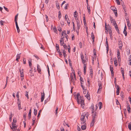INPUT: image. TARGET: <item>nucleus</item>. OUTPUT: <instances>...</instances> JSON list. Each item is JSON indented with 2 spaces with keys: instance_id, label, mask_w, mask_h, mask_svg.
<instances>
[{
  "instance_id": "nucleus-29",
  "label": "nucleus",
  "mask_w": 131,
  "mask_h": 131,
  "mask_svg": "<svg viewBox=\"0 0 131 131\" xmlns=\"http://www.w3.org/2000/svg\"><path fill=\"white\" fill-rule=\"evenodd\" d=\"M84 68V74H85L86 73V65H84L83 66Z\"/></svg>"
},
{
  "instance_id": "nucleus-47",
  "label": "nucleus",
  "mask_w": 131,
  "mask_h": 131,
  "mask_svg": "<svg viewBox=\"0 0 131 131\" xmlns=\"http://www.w3.org/2000/svg\"><path fill=\"white\" fill-rule=\"evenodd\" d=\"M102 88H99V89L97 91V93H100V92L101 91V89Z\"/></svg>"
},
{
  "instance_id": "nucleus-41",
  "label": "nucleus",
  "mask_w": 131,
  "mask_h": 131,
  "mask_svg": "<svg viewBox=\"0 0 131 131\" xmlns=\"http://www.w3.org/2000/svg\"><path fill=\"white\" fill-rule=\"evenodd\" d=\"M56 49L57 51L60 50L59 45L58 44H56Z\"/></svg>"
},
{
  "instance_id": "nucleus-9",
  "label": "nucleus",
  "mask_w": 131,
  "mask_h": 131,
  "mask_svg": "<svg viewBox=\"0 0 131 131\" xmlns=\"http://www.w3.org/2000/svg\"><path fill=\"white\" fill-rule=\"evenodd\" d=\"M19 71L20 73V76L21 77H24V70L23 69H22L21 70H20V69L19 70Z\"/></svg>"
},
{
  "instance_id": "nucleus-61",
  "label": "nucleus",
  "mask_w": 131,
  "mask_h": 131,
  "mask_svg": "<svg viewBox=\"0 0 131 131\" xmlns=\"http://www.w3.org/2000/svg\"><path fill=\"white\" fill-rule=\"evenodd\" d=\"M4 22V21H3L2 20H1L0 21V24L1 25H4L3 24V23Z\"/></svg>"
},
{
  "instance_id": "nucleus-22",
  "label": "nucleus",
  "mask_w": 131,
  "mask_h": 131,
  "mask_svg": "<svg viewBox=\"0 0 131 131\" xmlns=\"http://www.w3.org/2000/svg\"><path fill=\"white\" fill-rule=\"evenodd\" d=\"M117 58H118V61H119V58H120V52H119V50H117Z\"/></svg>"
},
{
  "instance_id": "nucleus-19",
  "label": "nucleus",
  "mask_w": 131,
  "mask_h": 131,
  "mask_svg": "<svg viewBox=\"0 0 131 131\" xmlns=\"http://www.w3.org/2000/svg\"><path fill=\"white\" fill-rule=\"evenodd\" d=\"M28 63L29 64V66L30 68H32V64H31V59H30V60H28Z\"/></svg>"
},
{
  "instance_id": "nucleus-3",
  "label": "nucleus",
  "mask_w": 131,
  "mask_h": 131,
  "mask_svg": "<svg viewBox=\"0 0 131 131\" xmlns=\"http://www.w3.org/2000/svg\"><path fill=\"white\" fill-rule=\"evenodd\" d=\"M17 121L15 118L13 119V122L12 123V127H11V129L13 131H14L17 129L16 125V123Z\"/></svg>"
},
{
  "instance_id": "nucleus-5",
  "label": "nucleus",
  "mask_w": 131,
  "mask_h": 131,
  "mask_svg": "<svg viewBox=\"0 0 131 131\" xmlns=\"http://www.w3.org/2000/svg\"><path fill=\"white\" fill-rule=\"evenodd\" d=\"M85 117V116L84 115H82L81 118V121L82 122H81V124H84L85 123V121L84 120Z\"/></svg>"
},
{
  "instance_id": "nucleus-16",
  "label": "nucleus",
  "mask_w": 131,
  "mask_h": 131,
  "mask_svg": "<svg viewBox=\"0 0 131 131\" xmlns=\"http://www.w3.org/2000/svg\"><path fill=\"white\" fill-rule=\"evenodd\" d=\"M91 38L93 40V43L94 42V36L93 35V32H92V33L91 34Z\"/></svg>"
},
{
  "instance_id": "nucleus-7",
  "label": "nucleus",
  "mask_w": 131,
  "mask_h": 131,
  "mask_svg": "<svg viewBox=\"0 0 131 131\" xmlns=\"http://www.w3.org/2000/svg\"><path fill=\"white\" fill-rule=\"evenodd\" d=\"M96 121V120L92 118V121L90 124V126L91 127L93 126H94V124Z\"/></svg>"
},
{
  "instance_id": "nucleus-53",
  "label": "nucleus",
  "mask_w": 131,
  "mask_h": 131,
  "mask_svg": "<svg viewBox=\"0 0 131 131\" xmlns=\"http://www.w3.org/2000/svg\"><path fill=\"white\" fill-rule=\"evenodd\" d=\"M106 46H107V47L108 46V42L107 41V38H106Z\"/></svg>"
},
{
  "instance_id": "nucleus-20",
  "label": "nucleus",
  "mask_w": 131,
  "mask_h": 131,
  "mask_svg": "<svg viewBox=\"0 0 131 131\" xmlns=\"http://www.w3.org/2000/svg\"><path fill=\"white\" fill-rule=\"evenodd\" d=\"M70 77L71 78V81L73 82H74V79L73 78V77L72 74H71Z\"/></svg>"
},
{
  "instance_id": "nucleus-10",
  "label": "nucleus",
  "mask_w": 131,
  "mask_h": 131,
  "mask_svg": "<svg viewBox=\"0 0 131 131\" xmlns=\"http://www.w3.org/2000/svg\"><path fill=\"white\" fill-rule=\"evenodd\" d=\"M127 111H128V113H130V108L129 107V105L128 102H127Z\"/></svg>"
},
{
  "instance_id": "nucleus-42",
  "label": "nucleus",
  "mask_w": 131,
  "mask_h": 131,
  "mask_svg": "<svg viewBox=\"0 0 131 131\" xmlns=\"http://www.w3.org/2000/svg\"><path fill=\"white\" fill-rule=\"evenodd\" d=\"M98 85L99 88H102V84L101 82H99Z\"/></svg>"
},
{
  "instance_id": "nucleus-46",
  "label": "nucleus",
  "mask_w": 131,
  "mask_h": 131,
  "mask_svg": "<svg viewBox=\"0 0 131 131\" xmlns=\"http://www.w3.org/2000/svg\"><path fill=\"white\" fill-rule=\"evenodd\" d=\"M26 94H25V96L28 99L29 98L28 95V92L27 91H26Z\"/></svg>"
},
{
  "instance_id": "nucleus-45",
  "label": "nucleus",
  "mask_w": 131,
  "mask_h": 131,
  "mask_svg": "<svg viewBox=\"0 0 131 131\" xmlns=\"http://www.w3.org/2000/svg\"><path fill=\"white\" fill-rule=\"evenodd\" d=\"M87 8L88 11V13H90V8L89 6H88V5H87Z\"/></svg>"
},
{
  "instance_id": "nucleus-34",
  "label": "nucleus",
  "mask_w": 131,
  "mask_h": 131,
  "mask_svg": "<svg viewBox=\"0 0 131 131\" xmlns=\"http://www.w3.org/2000/svg\"><path fill=\"white\" fill-rule=\"evenodd\" d=\"M90 80L89 78H87V82H88V86L89 87L90 86Z\"/></svg>"
},
{
  "instance_id": "nucleus-56",
  "label": "nucleus",
  "mask_w": 131,
  "mask_h": 131,
  "mask_svg": "<svg viewBox=\"0 0 131 131\" xmlns=\"http://www.w3.org/2000/svg\"><path fill=\"white\" fill-rule=\"evenodd\" d=\"M63 47L65 49H67V46L66 44V43L64 44V45L63 46Z\"/></svg>"
},
{
  "instance_id": "nucleus-2",
  "label": "nucleus",
  "mask_w": 131,
  "mask_h": 131,
  "mask_svg": "<svg viewBox=\"0 0 131 131\" xmlns=\"http://www.w3.org/2000/svg\"><path fill=\"white\" fill-rule=\"evenodd\" d=\"M77 100L78 104H80L82 107V108H84V101L81 98V96L79 98V100H77Z\"/></svg>"
},
{
  "instance_id": "nucleus-18",
  "label": "nucleus",
  "mask_w": 131,
  "mask_h": 131,
  "mask_svg": "<svg viewBox=\"0 0 131 131\" xmlns=\"http://www.w3.org/2000/svg\"><path fill=\"white\" fill-rule=\"evenodd\" d=\"M109 31V34L110 35V37H112V31L111 28H108V31Z\"/></svg>"
},
{
  "instance_id": "nucleus-13",
  "label": "nucleus",
  "mask_w": 131,
  "mask_h": 131,
  "mask_svg": "<svg viewBox=\"0 0 131 131\" xmlns=\"http://www.w3.org/2000/svg\"><path fill=\"white\" fill-rule=\"evenodd\" d=\"M113 60L114 61V63L115 66H117L118 64L116 58H113Z\"/></svg>"
},
{
  "instance_id": "nucleus-39",
  "label": "nucleus",
  "mask_w": 131,
  "mask_h": 131,
  "mask_svg": "<svg viewBox=\"0 0 131 131\" xmlns=\"http://www.w3.org/2000/svg\"><path fill=\"white\" fill-rule=\"evenodd\" d=\"M128 128L130 130H131V122L128 124Z\"/></svg>"
},
{
  "instance_id": "nucleus-15",
  "label": "nucleus",
  "mask_w": 131,
  "mask_h": 131,
  "mask_svg": "<svg viewBox=\"0 0 131 131\" xmlns=\"http://www.w3.org/2000/svg\"><path fill=\"white\" fill-rule=\"evenodd\" d=\"M15 24L17 30V32L19 33L20 31V29L18 26L17 22H16Z\"/></svg>"
},
{
  "instance_id": "nucleus-62",
  "label": "nucleus",
  "mask_w": 131,
  "mask_h": 131,
  "mask_svg": "<svg viewBox=\"0 0 131 131\" xmlns=\"http://www.w3.org/2000/svg\"><path fill=\"white\" fill-rule=\"evenodd\" d=\"M65 19L67 21V19H68V16L67 14H66L65 15Z\"/></svg>"
},
{
  "instance_id": "nucleus-6",
  "label": "nucleus",
  "mask_w": 131,
  "mask_h": 131,
  "mask_svg": "<svg viewBox=\"0 0 131 131\" xmlns=\"http://www.w3.org/2000/svg\"><path fill=\"white\" fill-rule=\"evenodd\" d=\"M64 37H63V38H61L60 40V43L61 46H63L64 45V44H65L64 43Z\"/></svg>"
},
{
  "instance_id": "nucleus-1",
  "label": "nucleus",
  "mask_w": 131,
  "mask_h": 131,
  "mask_svg": "<svg viewBox=\"0 0 131 131\" xmlns=\"http://www.w3.org/2000/svg\"><path fill=\"white\" fill-rule=\"evenodd\" d=\"M91 108L92 109V113H93L92 114V118L95 119L96 120V119L97 117V115L96 114V112H94V106L93 104H92L91 105Z\"/></svg>"
},
{
  "instance_id": "nucleus-23",
  "label": "nucleus",
  "mask_w": 131,
  "mask_h": 131,
  "mask_svg": "<svg viewBox=\"0 0 131 131\" xmlns=\"http://www.w3.org/2000/svg\"><path fill=\"white\" fill-rule=\"evenodd\" d=\"M111 8V9L114 12L117 11V9L115 7L112 6Z\"/></svg>"
},
{
  "instance_id": "nucleus-44",
  "label": "nucleus",
  "mask_w": 131,
  "mask_h": 131,
  "mask_svg": "<svg viewBox=\"0 0 131 131\" xmlns=\"http://www.w3.org/2000/svg\"><path fill=\"white\" fill-rule=\"evenodd\" d=\"M127 23L128 27H130L131 26V25L130 23L129 22V21H127Z\"/></svg>"
},
{
  "instance_id": "nucleus-35",
  "label": "nucleus",
  "mask_w": 131,
  "mask_h": 131,
  "mask_svg": "<svg viewBox=\"0 0 131 131\" xmlns=\"http://www.w3.org/2000/svg\"><path fill=\"white\" fill-rule=\"evenodd\" d=\"M18 14H17L15 17V23H16V22H17V17H18Z\"/></svg>"
},
{
  "instance_id": "nucleus-14",
  "label": "nucleus",
  "mask_w": 131,
  "mask_h": 131,
  "mask_svg": "<svg viewBox=\"0 0 131 131\" xmlns=\"http://www.w3.org/2000/svg\"><path fill=\"white\" fill-rule=\"evenodd\" d=\"M114 26L116 30L117 31L118 33L119 34H120V32L117 24H116Z\"/></svg>"
},
{
  "instance_id": "nucleus-26",
  "label": "nucleus",
  "mask_w": 131,
  "mask_h": 131,
  "mask_svg": "<svg viewBox=\"0 0 131 131\" xmlns=\"http://www.w3.org/2000/svg\"><path fill=\"white\" fill-rule=\"evenodd\" d=\"M78 13L77 12L75 11V12L74 13V17L75 18V19L77 20V19L76 18H77V16Z\"/></svg>"
},
{
  "instance_id": "nucleus-48",
  "label": "nucleus",
  "mask_w": 131,
  "mask_h": 131,
  "mask_svg": "<svg viewBox=\"0 0 131 131\" xmlns=\"http://www.w3.org/2000/svg\"><path fill=\"white\" fill-rule=\"evenodd\" d=\"M68 61L70 66H72V64L71 63V62L70 59H68Z\"/></svg>"
},
{
  "instance_id": "nucleus-28",
  "label": "nucleus",
  "mask_w": 131,
  "mask_h": 131,
  "mask_svg": "<svg viewBox=\"0 0 131 131\" xmlns=\"http://www.w3.org/2000/svg\"><path fill=\"white\" fill-rule=\"evenodd\" d=\"M90 95L89 94H88V93L87 94L85 95V97H86L87 98L88 100H90Z\"/></svg>"
},
{
  "instance_id": "nucleus-52",
  "label": "nucleus",
  "mask_w": 131,
  "mask_h": 131,
  "mask_svg": "<svg viewBox=\"0 0 131 131\" xmlns=\"http://www.w3.org/2000/svg\"><path fill=\"white\" fill-rule=\"evenodd\" d=\"M26 113H24V114H23V117H24V119L25 121H26Z\"/></svg>"
},
{
  "instance_id": "nucleus-21",
  "label": "nucleus",
  "mask_w": 131,
  "mask_h": 131,
  "mask_svg": "<svg viewBox=\"0 0 131 131\" xmlns=\"http://www.w3.org/2000/svg\"><path fill=\"white\" fill-rule=\"evenodd\" d=\"M99 109H101L102 106V104L101 102H100L99 103Z\"/></svg>"
},
{
  "instance_id": "nucleus-24",
  "label": "nucleus",
  "mask_w": 131,
  "mask_h": 131,
  "mask_svg": "<svg viewBox=\"0 0 131 131\" xmlns=\"http://www.w3.org/2000/svg\"><path fill=\"white\" fill-rule=\"evenodd\" d=\"M83 16V21L84 25H86V20L85 19V16L84 14Z\"/></svg>"
},
{
  "instance_id": "nucleus-63",
  "label": "nucleus",
  "mask_w": 131,
  "mask_h": 131,
  "mask_svg": "<svg viewBox=\"0 0 131 131\" xmlns=\"http://www.w3.org/2000/svg\"><path fill=\"white\" fill-rule=\"evenodd\" d=\"M45 97H41V102H42L43 101Z\"/></svg>"
},
{
  "instance_id": "nucleus-31",
  "label": "nucleus",
  "mask_w": 131,
  "mask_h": 131,
  "mask_svg": "<svg viewBox=\"0 0 131 131\" xmlns=\"http://www.w3.org/2000/svg\"><path fill=\"white\" fill-rule=\"evenodd\" d=\"M58 13H59V15H58V17L59 19L60 20V18L61 17V13L60 11H59Z\"/></svg>"
},
{
  "instance_id": "nucleus-60",
  "label": "nucleus",
  "mask_w": 131,
  "mask_h": 131,
  "mask_svg": "<svg viewBox=\"0 0 131 131\" xmlns=\"http://www.w3.org/2000/svg\"><path fill=\"white\" fill-rule=\"evenodd\" d=\"M94 54V55L96 56V52L95 51V49H94L93 50Z\"/></svg>"
},
{
  "instance_id": "nucleus-4",
  "label": "nucleus",
  "mask_w": 131,
  "mask_h": 131,
  "mask_svg": "<svg viewBox=\"0 0 131 131\" xmlns=\"http://www.w3.org/2000/svg\"><path fill=\"white\" fill-rule=\"evenodd\" d=\"M79 76L80 77V81L81 82V86L82 88L83 89L84 88V87L83 86V82H84V81L83 80V78L82 77H80V75H79Z\"/></svg>"
},
{
  "instance_id": "nucleus-36",
  "label": "nucleus",
  "mask_w": 131,
  "mask_h": 131,
  "mask_svg": "<svg viewBox=\"0 0 131 131\" xmlns=\"http://www.w3.org/2000/svg\"><path fill=\"white\" fill-rule=\"evenodd\" d=\"M58 106H56V111L55 112V115H56V116H57V113H58L57 111H58Z\"/></svg>"
},
{
  "instance_id": "nucleus-51",
  "label": "nucleus",
  "mask_w": 131,
  "mask_h": 131,
  "mask_svg": "<svg viewBox=\"0 0 131 131\" xmlns=\"http://www.w3.org/2000/svg\"><path fill=\"white\" fill-rule=\"evenodd\" d=\"M67 23L68 24V25H69V26L70 23V20H69V18H68V20H67Z\"/></svg>"
},
{
  "instance_id": "nucleus-32",
  "label": "nucleus",
  "mask_w": 131,
  "mask_h": 131,
  "mask_svg": "<svg viewBox=\"0 0 131 131\" xmlns=\"http://www.w3.org/2000/svg\"><path fill=\"white\" fill-rule=\"evenodd\" d=\"M122 7L123 9L124 10L125 12H126V8L125 5H122Z\"/></svg>"
},
{
  "instance_id": "nucleus-12",
  "label": "nucleus",
  "mask_w": 131,
  "mask_h": 131,
  "mask_svg": "<svg viewBox=\"0 0 131 131\" xmlns=\"http://www.w3.org/2000/svg\"><path fill=\"white\" fill-rule=\"evenodd\" d=\"M118 45L119 46V48L120 49H121L122 47V43L121 41H119L118 43Z\"/></svg>"
},
{
  "instance_id": "nucleus-30",
  "label": "nucleus",
  "mask_w": 131,
  "mask_h": 131,
  "mask_svg": "<svg viewBox=\"0 0 131 131\" xmlns=\"http://www.w3.org/2000/svg\"><path fill=\"white\" fill-rule=\"evenodd\" d=\"M81 128L82 130H85L86 129V126L84 125H83L81 126Z\"/></svg>"
},
{
  "instance_id": "nucleus-43",
  "label": "nucleus",
  "mask_w": 131,
  "mask_h": 131,
  "mask_svg": "<svg viewBox=\"0 0 131 131\" xmlns=\"http://www.w3.org/2000/svg\"><path fill=\"white\" fill-rule=\"evenodd\" d=\"M83 61H82V62L84 66L85 65H86V63H85L86 62H87V61L85 60H83Z\"/></svg>"
},
{
  "instance_id": "nucleus-37",
  "label": "nucleus",
  "mask_w": 131,
  "mask_h": 131,
  "mask_svg": "<svg viewBox=\"0 0 131 131\" xmlns=\"http://www.w3.org/2000/svg\"><path fill=\"white\" fill-rule=\"evenodd\" d=\"M53 30L54 32L56 33H57V29L55 26H54L53 28Z\"/></svg>"
},
{
  "instance_id": "nucleus-54",
  "label": "nucleus",
  "mask_w": 131,
  "mask_h": 131,
  "mask_svg": "<svg viewBox=\"0 0 131 131\" xmlns=\"http://www.w3.org/2000/svg\"><path fill=\"white\" fill-rule=\"evenodd\" d=\"M123 33L125 34V35L126 36H127V32L126 31H126L124 30Z\"/></svg>"
},
{
  "instance_id": "nucleus-33",
  "label": "nucleus",
  "mask_w": 131,
  "mask_h": 131,
  "mask_svg": "<svg viewBox=\"0 0 131 131\" xmlns=\"http://www.w3.org/2000/svg\"><path fill=\"white\" fill-rule=\"evenodd\" d=\"M121 72L122 74V75H124V69L123 68H121Z\"/></svg>"
},
{
  "instance_id": "nucleus-57",
  "label": "nucleus",
  "mask_w": 131,
  "mask_h": 131,
  "mask_svg": "<svg viewBox=\"0 0 131 131\" xmlns=\"http://www.w3.org/2000/svg\"><path fill=\"white\" fill-rule=\"evenodd\" d=\"M21 53H20L19 54H17V58H18V59H19L20 58V54H21Z\"/></svg>"
},
{
  "instance_id": "nucleus-38",
  "label": "nucleus",
  "mask_w": 131,
  "mask_h": 131,
  "mask_svg": "<svg viewBox=\"0 0 131 131\" xmlns=\"http://www.w3.org/2000/svg\"><path fill=\"white\" fill-rule=\"evenodd\" d=\"M81 97V96L80 95V94L78 93L77 94V100H79V98L80 97Z\"/></svg>"
},
{
  "instance_id": "nucleus-50",
  "label": "nucleus",
  "mask_w": 131,
  "mask_h": 131,
  "mask_svg": "<svg viewBox=\"0 0 131 131\" xmlns=\"http://www.w3.org/2000/svg\"><path fill=\"white\" fill-rule=\"evenodd\" d=\"M23 64H26V59L25 58H23Z\"/></svg>"
},
{
  "instance_id": "nucleus-49",
  "label": "nucleus",
  "mask_w": 131,
  "mask_h": 131,
  "mask_svg": "<svg viewBox=\"0 0 131 131\" xmlns=\"http://www.w3.org/2000/svg\"><path fill=\"white\" fill-rule=\"evenodd\" d=\"M12 112H11L10 114L9 115V121H12Z\"/></svg>"
},
{
  "instance_id": "nucleus-64",
  "label": "nucleus",
  "mask_w": 131,
  "mask_h": 131,
  "mask_svg": "<svg viewBox=\"0 0 131 131\" xmlns=\"http://www.w3.org/2000/svg\"><path fill=\"white\" fill-rule=\"evenodd\" d=\"M79 45L80 48H82V44L81 42H80L79 43Z\"/></svg>"
},
{
  "instance_id": "nucleus-27",
  "label": "nucleus",
  "mask_w": 131,
  "mask_h": 131,
  "mask_svg": "<svg viewBox=\"0 0 131 131\" xmlns=\"http://www.w3.org/2000/svg\"><path fill=\"white\" fill-rule=\"evenodd\" d=\"M62 52L63 56H64V58H65L66 56V51L65 49H63L62 50Z\"/></svg>"
},
{
  "instance_id": "nucleus-8",
  "label": "nucleus",
  "mask_w": 131,
  "mask_h": 131,
  "mask_svg": "<svg viewBox=\"0 0 131 131\" xmlns=\"http://www.w3.org/2000/svg\"><path fill=\"white\" fill-rule=\"evenodd\" d=\"M37 70L38 72L40 74H41V70L40 69V66H39V65L38 64H37Z\"/></svg>"
},
{
  "instance_id": "nucleus-11",
  "label": "nucleus",
  "mask_w": 131,
  "mask_h": 131,
  "mask_svg": "<svg viewBox=\"0 0 131 131\" xmlns=\"http://www.w3.org/2000/svg\"><path fill=\"white\" fill-rule=\"evenodd\" d=\"M117 90H116V94L118 95L119 94V87L118 85H117Z\"/></svg>"
},
{
  "instance_id": "nucleus-40",
  "label": "nucleus",
  "mask_w": 131,
  "mask_h": 131,
  "mask_svg": "<svg viewBox=\"0 0 131 131\" xmlns=\"http://www.w3.org/2000/svg\"><path fill=\"white\" fill-rule=\"evenodd\" d=\"M37 114V110H36L35 109H34V114L35 116H36Z\"/></svg>"
},
{
  "instance_id": "nucleus-17",
  "label": "nucleus",
  "mask_w": 131,
  "mask_h": 131,
  "mask_svg": "<svg viewBox=\"0 0 131 131\" xmlns=\"http://www.w3.org/2000/svg\"><path fill=\"white\" fill-rule=\"evenodd\" d=\"M110 70L111 71L112 75L113 74V75L114 72L113 71V67L110 66Z\"/></svg>"
},
{
  "instance_id": "nucleus-25",
  "label": "nucleus",
  "mask_w": 131,
  "mask_h": 131,
  "mask_svg": "<svg viewBox=\"0 0 131 131\" xmlns=\"http://www.w3.org/2000/svg\"><path fill=\"white\" fill-rule=\"evenodd\" d=\"M56 6L57 7V8L58 9H60V6H59V4L58 2L57 1L56 2Z\"/></svg>"
},
{
  "instance_id": "nucleus-59",
  "label": "nucleus",
  "mask_w": 131,
  "mask_h": 131,
  "mask_svg": "<svg viewBox=\"0 0 131 131\" xmlns=\"http://www.w3.org/2000/svg\"><path fill=\"white\" fill-rule=\"evenodd\" d=\"M31 108H30V110H29V113L28 114V115H31Z\"/></svg>"
},
{
  "instance_id": "nucleus-58",
  "label": "nucleus",
  "mask_w": 131,
  "mask_h": 131,
  "mask_svg": "<svg viewBox=\"0 0 131 131\" xmlns=\"http://www.w3.org/2000/svg\"><path fill=\"white\" fill-rule=\"evenodd\" d=\"M90 74H93V70L92 68L90 69Z\"/></svg>"
},
{
  "instance_id": "nucleus-55",
  "label": "nucleus",
  "mask_w": 131,
  "mask_h": 131,
  "mask_svg": "<svg viewBox=\"0 0 131 131\" xmlns=\"http://www.w3.org/2000/svg\"><path fill=\"white\" fill-rule=\"evenodd\" d=\"M107 25H106V23H105V30H106L107 31H108V28L107 27Z\"/></svg>"
}]
</instances>
